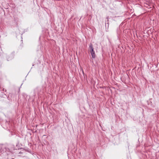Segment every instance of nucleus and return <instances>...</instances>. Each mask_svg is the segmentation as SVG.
<instances>
[{
  "label": "nucleus",
  "instance_id": "0eeeda50",
  "mask_svg": "<svg viewBox=\"0 0 159 159\" xmlns=\"http://www.w3.org/2000/svg\"><path fill=\"white\" fill-rule=\"evenodd\" d=\"M82 72H83V74H84V71L83 70H82Z\"/></svg>",
  "mask_w": 159,
  "mask_h": 159
},
{
  "label": "nucleus",
  "instance_id": "7ed1b4c3",
  "mask_svg": "<svg viewBox=\"0 0 159 159\" xmlns=\"http://www.w3.org/2000/svg\"><path fill=\"white\" fill-rule=\"evenodd\" d=\"M14 57V54L13 53H11L7 56V61H9L12 60Z\"/></svg>",
  "mask_w": 159,
  "mask_h": 159
},
{
  "label": "nucleus",
  "instance_id": "f03ea898",
  "mask_svg": "<svg viewBox=\"0 0 159 159\" xmlns=\"http://www.w3.org/2000/svg\"><path fill=\"white\" fill-rule=\"evenodd\" d=\"M89 50L91 54L92 55V58H95L96 55L95 54V52L94 51V48L93 47V45L91 43L90 44L89 46Z\"/></svg>",
  "mask_w": 159,
  "mask_h": 159
},
{
  "label": "nucleus",
  "instance_id": "f257e3e1",
  "mask_svg": "<svg viewBox=\"0 0 159 159\" xmlns=\"http://www.w3.org/2000/svg\"><path fill=\"white\" fill-rule=\"evenodd\" d=\"M8 99L9 100L14 102H16L17 99V96L15 92H12L10 93L8 96Z\"/></svg>",
  "mask_w": 159,
  "mask_h": 159
},
{
  "label": "nucleus",
  "instance_id": "39448f33",
  "mask_svg": "<svg viewBox=\"0 0 159 159\" xmlns=\"http://www.w3.org/2000/svg\"><path fill=\"white\" fill-rule=\"evenodd\" d=\"M3 91L6 92V89H2Z\"/></svg>",
  "mask_w": 159,
  "mask_h": 159
},
{
  "label": "nucleus",
  "instance_id": "6e6552de",
  "mask_svg": "<svg viewBox=\"0 0 159 159\" xmlns=\"http://www.w3.org/2000/svg\"><path fill=\"white\" fill-rule=\"evenodd\" d=\"M3 94L5 96H6V95L5 94L3 93Z\"/></svg>",
  "mask_w": 159,
  "mask_h": 159
},
{
  "label": "nucleus",
  "instance_id": "20e7f679",
  "mask_svg": "<svg viewBox=\"0 0 159 159\" xmlns=\"http://www.w3.org/2000/svg\"><path fill=\"white\" fill-rule=\"evenodd\" d=\"M108 16L107 19V23H105V26L106 27H107V30H108V27H109V22H108Z\"/></svg>",
  "mask_w": 159,
  "mask_h": 159
},
{
  "label": "nucleus",
  "instance_id": "423d86ee",
  "mask_svg": "<svg viewBox=\"0 0 159 159\" xmlns=\"http://www.w3.org/2000/svg\"><path fill=\"white\" fill-rule=\"evenodd\" d=\"M7 159H14L13 158H8Z\"/></svg>",
  "mask_w": 159,
  "mask_h": 159
}]
</instances>
